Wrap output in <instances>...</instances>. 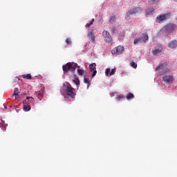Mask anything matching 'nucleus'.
Returning <instances> with one entry per match:
<instances>
[{"label": "nucleus", "mask_w": 177, "mask_h": 177, "mask_svg": "<svg viewBox=\"0 0 177 177\" xmlns=\"http://www.w3.org/2000/svg\"><path fill=\"white\" fill-rule=\"evenodd\" d=\"M77 68H80V66L77 64H73L71 62H67L66 64L62 66V69L63 70V73L66 74L71 71L72 73L75 72Z\"/></svg>", "instance_id": "f257e3e1"}, {"label": "nucleus", "mask_w": 177, "mask_h": 177, "mask_svg": "<svg viewBox=\"0 0 177 177\" xmlns=\"http://www.w3.org/2000/svg\"><path fill=\"white\" fill-rule=\"evenodd\" d=\"M167 66H168V64H167V62H165L158 66V67L156 68V71L158 72V75L160 76H162L169 71V69Z\"/></svg>", "instance_id": "f03ea898"}, {"label": "nucleus", "mask_w": 177, "mask_h": 177, "mask_svg": "<svg viewBox=\"0 0 177 177\" xmlns=\"http://www.w3.org/2000/svg\"><path fill=\"white\" fill-rule=\"evenodd\" d=\"M176 29H177V26L176 24H169L168 25H166L165 27H164V32L169 35V34L174 33V32H175Z\"/></svg>", "instance_id": "7ed1b4c3"}, {"label": "nucleus", "mask_w": 177, "mask_h": 177, "mask_svg": "<svg viewBox=\"0 0 177 177\" xmlns=\"http://www.w3.org/2000/svg\"><path fill=\"white\" fill-rule=\"evenodd\" d=\"M64 91L66 92V95L70 97V98L73 99L75 96V93H74L75 91V89L71 87V85L66 86Z\"/></svg>", "instance_id": "20e7f679"}, {"label": "nucleus", "mask_w": 177, "mask_h": 177, "mask_svg": "<svg viewBox=\"0 0 177 177\" xmlns=\"http://www.w3.org/2000/svg\"><path fill=\"white\" fill-rule=\"evenodd\" d=\"M141 11H142V8L136 7V8L129 10V12H127V17H130L131 15H136Z\"/></svg>", "instance_id": "39448f33"}, {"label": "nucleus", "mask_w": 177, "mask_h": 177, "mask_svg": "<svg viewBox=\"0 0 177 177\" xmlns=\"http://www.w3.org/2000/svg\"><path fill=\"white\" fill-rule=\"evenodd\" d=\"M124 51V47L122 46H118V47L113 48L112 50L111 53L112 55H122V53Z\"/></svg>", "instance_id": "423d86ee"}, {"label": "nucleus", "mask_w": 177, "mask_h": 177, "mask_svg": "<svg viewBox=\"0 0 177 177\" xmlns=\"http://www.w3.org/2000/svg\"><path fill=\"white\" fill-rule=\"evenodd\" d=\"M102 37H104V41L108 44L112 42V37L109 35V32L106 30L102 31Z\"/></svg>", "instance_id": "0eeeda50"}, {"label": "nucleus", "mask_w": 177, "mask_h": 177, "mask_svg": "<svg viewBox=\"0 0 177 177\" xmlns=\"http://www.w3.org/2000/svg\"><path fill=\"white\" fill-rule=\"evenodd\" d=\"M162 80L165 83L172 84V82H174V77H172L171 75H165V76L162 77Z\"/></svg>", "instance_id": "6e6552de"}, {"label": "nucleus", "mask_w": 177, "mask_h": 177, "mask_svg": "<svg viewBox=\"0 0 177 177\" xmlns=\"http://www.w3.org/2000/svg\"><path fill=\"white\" fill-rule=\"evenodd\" d=\"M34 98L32 97H26V100H24V105H29L33 103Z\"/></svg>", "instance_id": "1a4fd4ad"}, {"label": "nucleus", "mask_w": 177, "mask_h": 177, "mask_svg": "<svg viewBox=\"0 0 177 177\" xmlns=\"http://www.w3.org/2000/svg\"><path fill=\"white\" fill-rule=\"evenodd\" d=\"M154 14V8H149L146 9V11L145 12V15L146 16H151Z\"/></svg>", "instance_id": "9d476101"}, {"label": "nucleus", "mask_w": 177, "mask_h": 177, "mask_svg": "<svg viewBox=\"0 0 177 177\" xmlns=\"http://www.w3.org/2000/svg\"><path fill=\"white\" fill-rule=\"evenodd\" d=\"M44 94V89H41V90L37 91L36 93V95L37 96V99H39V100L41 101V99H43Z\"/></svg>", "instance_id": "9b49d317"}, {"label": "nucleus", "mask_w": 177, "mask_h": 177, "mask_svg": "<svg viewBox=\"0 0 177 177\" xmlns=\"http://www.w3.org/2000/svg\"><path fill=\"white\" fill-rule=\"evenodd\" d=\"M177 47V41H171L169 44H168V48L175 49Z\"/></svg>", "instance_id": "f8f14e48"}, {"label": "nucleus", "mask_w": 177, "mask_h": 177, "mask_svg": "<svg viewBox=\"0 0 177 177\" xmlns=\"http://www.w3.org/2000/svg\"><path fill=\"white\" fill-rule=\"evenodd\" d=\"M167 15L157 16L156 17L157 22L160 23V21H163L164 20H165V19H167Z\"/></svg>", "instance_id": "ddd939ff"}, {"label": "nucleus", "mask_w": 177, "mask_h": 177, "mask_svg": "<svg viewBox=\"0 0 177 177\" xmlns=\"http://www.w3.org/2000/svg\"><path fill=\"white\" fill-rule=\"evenodd\" d=\"M88 38L91 41L95 42V35H93V32H88Z\"/></svg>", "instance_id": "4468645a"}, {"label": "nucleus", "mask_w": 177, "mask_h": 177, "mask_svg": "<svg viewBox=\"0 0 177 177\" xmlns=\"http://www.w3.org/2000/svg\"><path fill=\"white\" fill-rule=\"evenodd\" d=\"M8 127V124L5 123V121L0 120V128L5 131Z\"/></svg>", "instance_id": "2eb2a0df"}, {"label": "nucleus", "mask_w": 177, "mask_h": 177, "mask_svg": "<svg viewBox=\"0 0 177 177\" xmlns=\"http://www.w3.org/2000/svg\"><path fill=\"white\" fill-rule=\"evenodd\" d=\"M89 69L91 70V71H96V64L92 63L89 64Z\"/></svg>", "instance_id": "dca6fc26"}, {"label": "nucleus", "mask_w": 177, "mask_h": 177, "mask_svg": "<svg viewBox=\"0 0 177 177\" xmlns=\"http://www.w3.org/2000/svg\"><path fill=\"white\" fill-rule=\"evenodd\" d=\"M147 2L151 5H158L160 0H147Z\"/></svg>", "instance_id": "f3484780"}, {"label": "nucleus", "mask_w": 177, "mask_h": 177, "mask_svg": "<svg viewBox=\"0 0 177 177\" xmlns=\"http://www.w3.org/2000/svg\"><path fill=\"white\" fill-rule=\"evenodd\" d=\"M77 72L78 73V75L80 76H82V75H86V72H85V71H84L82 69H77Z\"/></svg>", "instance_id": "a211bd4d"}, {"label": "nucleus", "mask_w": 177, "mask_h": 177, "mask_svg": "<svg viewBox=\"0 0 177 177\" xmlns=\"http://www.w3.org/2000/svg\"><path fill=\"white\" fill-rule=\"evenodd\" d=\"M13 95L16 100L19 99V88H15V92L13 93Z\"/></svg>", "instance_id": "6ab92c4d"}, {"label": "nucleus", "mask_w": 177, "mask_h": 177, "mask_svg": "<svg viewBox=\"0 0 177 177\" xmlns=\"http://www.w3.org/2000/svg\"><path fill=\"white\" fill-rule=\"evenodd\" d=\"M143 41V39L140 37H137L134 39V44L136 45L138 44H141Z\"/></svg>", "instance_id": "aec40b11"}, {"label": "nucleus", "mask_w": 177, "mask_h": 177, "mask_svg": "<svg viewBox=\"0 0 177 177\" xmlns=\"http://www.w3.org/2000/svg\"><path fill=\"white\" fill-rule=\"evenodd\" d=\"M30 111V106L29 104H24V111L28 112Z\"/></svg>", "instance_id": "412c9836"}, {"label": "nucleus", "mask_w": 177, "mask_h": 177, "mask_svg": "<svg viewBox=\"0 0 177 177\" xmlns=\"http://www.w3.org/2000/svg\"><path fill=\"white\" fill-rule=\"evenodd\" d=\"M127 100H133L134 99V95L131 93H129L125 97Z\"/></svg>", "instance_id": "4be33fe9"}, {"label": "nucleus", "mask_w": 177, "mask_h": 177, "mask_svg": "<svg viewBox=\"0 0 177 177\" xmlns=\"http://www.w3.org/2000/svg\"><path fill=\"white\" fill-rule=\"evenodd\" d=\"M160 53H161V49L160 48H154V50H153V52H152L153 55H157Z\"/></svg>", "instance_id": "5701e85b"}, {"label": "nucleus", "mask_w": 177, "mask_h": 177, "mask_svg": "<svg viewBox=\"0 0 177 177\" xmlns=\"http://www.w3.org/2000/svg\"><path fill=\"white\" fill-rule=\"evenodd\" d=\"M115 21H116V17L115 16L111 17V18L109 19V24H112L115 23Z\"/></svg>", "instance_id": "b1692460"}, {"label": "nucleus", "mask_w": 177, "mask_h": 177, "mask_svg": "<svg viewBox=\"0 0 177 177\" xmlns=\"http://www.w3.org/2000/svg\"><path fill=\"white\" fill-rule=\"evenodd\" d=\"M22 78L29 80H32V76L30 75V74L24 75H22Z\"/></svg>", "instance_id": "393cba45"}, {"label": "nucleus", "mask_w": 177, "mask_h": 177, "mask_svg": "<svg viewBox=\"0 0 177 177\" xmlns=\"http://www.w3.org/2000/svg\"><path fill=\"white\" fill-rule=\"evenodd\" d=\"M84 83L88 84V88H89V86L91 85V82L89 81V78H84Z\"/></svg>", "instance_id": "a878e982"}, {"label": "nucleus", "mask_w": 177, "mask_h": 177, "mask_svg": "<svg viewBox=\"0 0 177 177\" xmlns=\"http://www.w3.org/2000/svg\"><path fill=\"white\" fill-rule=\"evenodd\" d=\"M95 22V19H92V20L91 21V22H89L88 24H86V25H85V26L86 28H89L91 27L92 25H93V23Z\"/></svg>", "instance_id": "bb28decb"}, {"label": "nucleus", "mask_w": 177, "mask_h": 177, "mask_svg": "<svg viewBox=\"0 0 177 177\" xmlns=\"http://www.w3.org/2000/svg\"><path fill=\"white\" fill-rule=\"evenodd\" d=\"M73 82H74V84L77 86L80 85V80H78V77L74 78V80H73Z\"/></svg>", "instance_id": "cd10ccee"}, {"label": "nucleus", "mask_w": 177, "mask_h": 177, "mask_svg": "<svg viewBox=\"0 0 177 177\" xmlns=\"http://www.w3.org/2000/svg\"><path fill=\"white\" fill-rule=\"evenodd\" d=\"M141 39H142L143 42H146L147 39H149V37L147 36V35L143 34V37Z\"/></svg>", "instance_id": "c85d7f7f"}, {"label": "nucleus", "mask_w": 177, "mask_h": 177, "mask_svg": "<svg viewBox=\"0 0 177 177\" xmlns=\"http://www.w3.org/2000/svg\"><path fill=\"white\" fill-rule=\"evenodd\" d=\"M130 66L133 67V68H137V64L134 62H131Z\"/></svg>", "instance_id": "c756f323"}, {"label": "nucleus", "mask_w": 177, "mask_h": 177, "mask_svg": "<svg viewBox=\"0 0 177 177\" xmlns=\"http://www.w3.org/2000/svg\"><path fill=\"white\" fill-rule=\"evenodd\" d=\"M124 98H126L125 97H124V95H118V97H117V100H123V99H124Z\"/></svg>", "instance_id": "7c9ffc66"}, {"label": "nucleus", "mask_w": 177, "mask_h": 177, "mask_svg": "<svg viewBox=\"0 0 177 177\" xmlns=\"http://www.w3.org/2000/svg\"><path fill=\"white\" fill-rule=\"evenodd\" d=\"M110 72H111V68H108L105 69V75L109 76Z\"/></svg>", "instance_id": "2f4dec72"}, {"label": "nucleus", "mask_w": 177, "mask_h": 177, "mask_svg": "<svg viewBox=\"0 0 177 177\" xmlns=\"http://www.w3.org/2000/svg\"><path fill=\"white\" fill-rule=\"evenodd\" d=\"M115 68H113V69H111V71H110V73L109 74V75H108V76H112V75H113L115 74Z\"/></svg>", "instance_id": "473e14b6"}, {"label": "nucleus", "mask_w": 177, "mask_h": 177, "mask_svg": "<svg viewBox=\"0 0 177 177\" xmlns=\"http://www.w3.org/2000/svg\"><path fill=\"white\" fill-rule=\"evenodd\" d=\"M66 44L67 46L71 45V41L70 40V39H68V38L66 39Z\"/></svg>", "instance_id": "72a5a7b5"}, {"label": "nucleus", "mask_w": 177, "mask_h": 177, "mask_svg": "<svg viewBox=\"0 0 177 177\" xmlns=\"http://www.w3.org/2000/svg\"><path fill=\"white\" fill-rule=\"evenodd\" d=\"M111 32L112 33H116V27L113 26L111 28Z\"/></svg>", "instance_id": "f704fd0d"}, {"label": "nucleus", "mask_w": 177, "mask_h": 177, "mask_svg": "<svg viewBox=\"0 0 177 177\" xmlns=\"http://www.w3.org/2000/svg\"><path fill=\"white\" fill-rule=\"evenodd\" d=\"M91 72H93V73H92V77H94L95 76H96V74L97 73V71H91Z\"/></svg>", "instance_id": "c9c22d12"}, {"label": "nucleus", "mask_w": 177, "mask_h": 177, "mask_svg": "<svg viewBox=\"0 0 177 177\" xmlns=\"http://www.w3.org/2000/svg\"><path fill=\"white\" fill-rule=\"evenodd\" d=\"M4 107H5V109H6L8 108V106H4Z\"/></svg>", "instance_id": "e433bc0d"}, {"label": "nucleus", "mask_w": 177, "mask_h": 177, "mask_svg": "<svg viewBox=\"0 0 177 177\" xmlns=\"http://www.w3.org/2000/svg\"><path fill=\"white\" fill-rule=\"evenodd\" d=\"M174 1L176 2L177 3V0H174Z\"/></svg>", "instance_id": "4c0bfd02"}, {"label": "nucleus", "mask_w": 177, "mask_h": 177, "mask_svg": "<svg viewBox=\"0 0 177 177\" xmlns=\"http://www.w3.org/2000/svg\"><path fill=\"white\" fill-rule=\"evenodd\" d=\"M74 77H77V75H74Z\"/></svg>", "instance_id": "58836bf2"}]
</instances>
